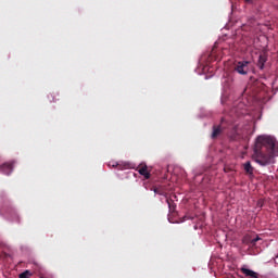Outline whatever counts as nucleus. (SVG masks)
I'll return each mask as SVG.
<instances>
[{
	"label": "nucleus",
	"instance_id": "nucleus-1",
	"mask_svg": "<svg viewBox=\"0 0 278 278\" xmlns=\"http://www.w3.org/2000/svg\"><path fill=\"white\" fill-rule=\"evenodd\" d=\"M278 156V142L271 136L262 135L255 139L252 159L261 166H268Z\"/></svg>",
	"mask_w": 278,
	"mask_h": 278
},
{
	"label": "nucleus",
	"instance_id": "nucleus-2",
	"mask_svg": "<svg viewBox=\"0 0 278 278\" xmlns=\"http://www.w3.org/2000/svg\"><path fill=\"white\" fill-rule=\"evenodd\" d=\"M249 65L250 61H238V63L235 64V71L239 75H248L250 71Z\"/></svg>",
	"mask_w": 278,
	"mask_h": 278
},
{
	"label": "nucleus",
	"instance_id": "nucleus-3",
	"mask_svg": "<svg viewBox=\"0 0 278 278\" xmlns=\"http://www.w3.org/2000/svg\"><path fill=\"white\" fill-rule=\"evenodd\" d=\"M15 161L4 162L0 165V172L7 176L11 175L14 168Z\"/></svg>",
	"mask_w": 278,
	"mask_h": 278
},
{
	"label": "nucleus",
	"instance_id": "nucleus-4",
	"mask_svg": "<svg viewBox=\"0 0 278 278\" xmlns=\"http://www.w3.org/2000/svg\"><path fill=\"white\" fill-rule=\"evenodd\" d=\"M224 117L222 118V123L220 125H214L213 126V132L211 135L212 139H216L218 136H220L223 134V131L226 129V127L224 126Z\"/></svg>",
	"mask_w": 278,
	"mask_h": 278
},
{
	"label": "nucleus",
	"instance_id": "nucleus-5",
	"mask_svg": "<svg viewBox=\"0 0 278 278\" xmlns=\"http://www.w3.org/2000/svg\"><path fill=\"white\" fill-rule=\"evenodd\" d=\"M137 172L144 177V179H150L151 174L149 172V167L146 163H140L137 167Z\"/></svg>",
	"mask_w": 278,
	"mask_h": 278
},
{
	"label": "nucleus",
	"instance_id": "nucleus-6",
	"mask_svg": "<svg viewBox=\"0 0 278 278\" xmlns=\"http://www.w3.org/2000/svg\"><path fill=\"white\" fill-rule=\"evenodd\" d=\"M262 240V238L256 237V238H252V236L247 235L243 237L242 239V243L243 244H249L250 247H256L257 241Z\"/></svg>",
	"mask_w": 278,
	"mask_h": 278
},
{
	"label": "nucleus",
	"instance_id": "nucleus-7",
	"mask_svg": "<svg viewBox=\"0 0 278 278\" xmlns=\"http://www.w3.org/2000/svg\"><path fill=\"white\" fill-rule=\"evenodd\" d=\"M267 62V53L266 52H263L258 55V60H257V67L260 70H264V66H265V63Z\"/></svg>",
	"mask_w": 278,
	"mask_h": 278
},
{
	"label": "nucleus",
	"instance_id": "nucleus-8",
	"mask_svg": "<svg viewBox=\"0 0 278 278\" xmlns=\"http://www.w3.org/2000/svg\"><path fill=\"white\" fill-rule=\"evenodd\" d=\"M243 170L249 176H253L254 175L255 168L253 167L251 161H247L245 163H243Z\"/></svg>",
	"mask_w": 278,
	"mask_h": 278
},
{
	"label": "nucleus",
	"instance_id": "nucleus-9",
	"mask_svg": "<svg viewBox=\"0 0 278 278\" xmlns=\"http://www.w3.org/2000/svg\"><path fill=\"white\" fill-rule=\"evenodd\" d=\"M240 271L245 276L250 278H260V276L256 274V271H253V269H248L247 267H241Z\"/></svg>",
	"mask_w": 278,
	"mask_h": 278
},
{
	"label": "nucleus",
	"instance_id": "nucleus-10",
	"mask_svg": "<svg viewBox=\"0 0 278 278\" xmlns=\"http://www.w3.org/2000/svg\"><path fill=\"white\" fill-rule=\"evenodd\" d=\"M154 194H160L161 197H166V187L165 186H157L153 188Z\"/></svg>",
	"mask_w": 278,
	"mask_h": 278
},
{
	"label": "nucleus",
	"instance_id": "nucleus-11",
	"mask_svg": "<svg viewBox=\"0 0 278 278\" xmlns=\"http://www.w3.org/2000/svg\"><path fill=\"white\" fill-rule=\"evenodd\" d=\"M166 203L168 205L169 212L174 213L176 211V204L173 199L166 198Z\"/></svg>",
	"mask_w": 278,
	"mask_h": 278
},
{
	"label": "nucleus",
	"instance_id": "nucleus-12",
	"mask_svg": "<svg viewBox=\"0 0 278 278\" xmlns=\"http://www.w3.org/2000/svg\"><path fill=\"white\" fill-rule=\"evenodd\" d=\"M33 276L31 271L29 269H26V271H23L18 278H30Z\"/></svg>",
	"mask_w": 278,
	"mask_h": 278
},
{
	"label": "nucleus",
	"instance_id": "nucleus-13",
	"mask_svg": "<svg viewBox=\"0 0 278 278\" xmlns=\"http://www.w3.org/2000/svg\"><path fill=\"white\" fill-rule=\"evenodd\" d=\"M245 3H253V0H244Z\"/></svg>",
	"mask_w": 278,
	"mask_h": 278
},
{
	"label": "nucleus",
	"instance_id": "nucleus-14",
	"mask_svg": "<svg viewBox=\"0 0 278 278\" xmlns=\"http://www.w3.org/2000/svg\"><path fill=\"white\" fill-rule=\"evenodd\" d=\"M40 278H45V277H40Z\"/></svg>",
	"mask_w": 278,
	"mask_h": 278
}]
</instances>
